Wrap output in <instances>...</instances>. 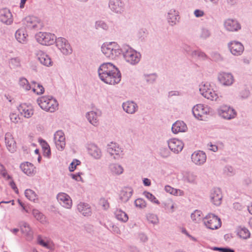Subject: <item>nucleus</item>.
I'll return each instance as SVG.
<instances>
[{
    "instance_id": "nucleus-1",
    "label": "nucleus",
    "mask_w": 252,
    "mask_h": 252,
    "mask_svg": "<svg viewBox=\"0 0 252 252\" xmlns=\"http://www.w3.org/2000/svg\"><path fill=\"white\" fill-rule=\"evenodd\" d=\"M103 54L110 59H115L122 54L126 62L131 65L137 64L141 57L139 52L132 48L128 45L123 44L121 47L116 42H112L104 44L101 46Z\"/></svg>"
},
{
    "instance_id": "nucleus-2",
    "label": "nucleus",
    "mask_w": 252,
    "mask_h": 252,
    "mask_svg": "<svg viewBox=\"0 0 252 252\" xmlns=\"http://www.w3.org/2000/svg\"><path fill=\"white\" fill-rule=\"evenodd\" d=\"M97 71L100 79L106 84L115 85L121 81V72L112 63H105L101 64Z\"/></svg>"
},
{
    "instance_id": "nucleus-3",
    "label": "nucleus",
    "mask_w": 252,
    "mask_h": 252,
    "mask_svg": "<svg viewBox=\"0 0 252 252\" xmlns=\"http://www.w3.org/2000/svg\"><path fill=\"white\" fill-rule=\"evenodd\" d=\"M37 102L42 109L47 112H54L58 109V101L52 96H42L37 99Z\"/></svg>"
},
{
    "instance_id": "nucleus-4",
    "label": "nucleus",
    "mask_w": 252,
    "mask_h": 252,
    "mask_svg": "<svg viewBox=\"0 0 252 252\" xmlns=\"http://www.w3.org/2000/svg\"><path fill=\"white\" fill-rule=\"evenodd\" d=\"M37 41L43 45H50L56 43V36L53 33L47 32H39L35 35Z\"/></svg>"
},
{
    "instance_id": "nucleus-5",
    "label": "nucleus",
    "mask_w": 252,
    "mask_h": 252,
    "mask_svg": "<svg viewBox=\"0 0 252 252\" xmlns=\"http://www.w3.org/2000/svg\"><path fill=\"white\" fill-rule=\"evenodd\" d=\"M219 116L223 119L230 120L235 118L237 112L235 109L229 105H223L220 106L217 110Z\"/></svg>"
},
{
    "instance_id": "nucleus-6",
    "label": "nucleus",
    "mask_w": 252,
    "mask_h": 252,
    "mask_svg": "<svg viewBox=\"0 0 252 252\" xmlns=\"http://www.w3.org/2000/svg\"><path fill=\"white\" fill-rule=\"evenodd\" d=\"M205 226L210 229H217L221 226L220 219L215 215L208 214L203 220Z\"/></svg>"
},
{
    "instance_id": "nucleus-7",
    "label": "nucleus",
    "mask_w": 252,
    "mask_h": 252,
    "mask_svg": "<svg viewBox=\"0 0 252 252\" xmlns=\"http://www.w3.org/2000/svg\"><path fill=\"white\" fill-rule=\"evenodd\" d=\"M192 112L195 118L204 120L205 116L210 113V108L207 105L198 104L192 108Z\"/></svg>"
},
{
    "instance_id": "nucleus-8",
    "label": "nucleus",
    "mask_w": 252,
    "mask_h": 252,
    "mask_svg": "<svg viewBox=\"0 0 252 252\" xmlns=\"http://www.w3.org/2000/svg\"><path fill=\"white\" fill-rule=\"evenodd\" d=\"M107 152L114 159L123 158L124 153L123 149L116 143H111L107 145Z\"/></svg>"
},
{
    "instance_id": "nucleus-9",
    "label": "nucleus",
    "mask_w": 252,
    "mask_h": 252,
    "mask_svg": "<svg viewBox=\"0 0 252 252\" xmlns=\"http://www.w3.org/2000/svg\"><path fill=\"white\" fill-rule=\"evenodd\" d=\"M56 45L60 51L65 55L72 53V49L66 39L60 37L56 39Z\"/></svg>"
},
{
    "instance_id": "nucleus-10",
    "label": "nucleus",
    "mask_w": 252,
    "mask_h": 252,
    "mask_svg": "<svg viewBox=\"0 0 252 252\" xmlns=\"http://www.w3.org/2000/svg\"><path fill=\"white\" fill-rule=\"evenodd\" d=\"M108 6L110 9L116 14H122L125 10V5L121 0H109Z\"/></svg>"
},
{
    "instance_id": "nucleus-11",
    "label": "nucleus",
    "mask_w": 252,
    "mask_h": 252,
    "mask_svg": "<svg viewBox=\"0 0 252 252\" xmlns=\"http://www.w3.org/2000/svg\"><path fill=\"white\" fill-rule=\"evenodd\" d=\"M54 140L58 150L62 151L64 150L65 146V138L63 131L58 130L55 132Z\"/></svg>"
},
{
    "instance_id": "nucleus-12",
    "label": "nucleus",
    "mask_w": 252,
    "mask_h": 252,
    "mask_svg": "<svg viewBox=\"0 0 252 252\" xmlns=\"http://www.w3.org/2000/svg\"><path fill=\"white\" fill-rule=\"evenodd\" d=\"M207 159L205 152L198 150L194 152L191 156L192 162L196 165L200 166L204 164Z\"/></svg>"
},
{
    "instance_id": "nucleus-13",
    "label": "nucleus",
    "mask_w": 252,
    "mask_h": 252,
    "mask_svg": "<svg viewBox=\"0 0 252 252\" xmlns=\"http://www.w3.org/2000/svg\"><path fill=\"white\" fill-rule=\"evenodd\" d=\"M24 24L29 29H38L41 27L39 19L34 16H28L24 21Z\"/></svg>"
},
{
    "instance_id": "nucleus-14",
    "label": "nucleus",
    "mask_w": 252,
    "mask_h": 252,
    "mask_svg": "<svg viewBox=\"0 0 252 252\" xmlns=\"http://www.w3.org/2000/svg\"><path fill=\"white\" fill-rule=\"evenodd\" d=\"M210 198L211 202L216 206H219L221 203L222 194L220 188H213L210 191Z\"/></svg>"
},
{
    "instance_id": "nucleus-15",
    "label": "nucleus",
    "mask_w": 252,
    "mask_h": 252,
    "mask_svg": "<svg viewBox=\"0 0 252 252\" xmlns=\"http://www.w3.org/2000/svg\"><path fill=\"white\" fill-rule=\"evenodd\" d=\"M218 79L219 82L223 86H231L234 82L233 76L230 73L222 72L218 75Z\"/></svg>"
},
{
    "instance_id": "nucleus-16",
    "label": "nucleus",
    "mask_w": 252,
    "mask_h": 252,
    "mask_svg": "<svg viewBox=\"0 0 252 252\" xmlns=\"http://www.w3.org/2000/svg\"><path fill=\"white\" fill-rule=\"evenodd\" d=\"M228 47L230 52L235 56L242 54L244 50L243 44L237 41H232L228 44Z\"/></svg>"
},
{
    "instance_id": "nucleus-17",
    "label": "nucleus",
    "mask_w": 252,
    "mask_h": 252,
    "mask_svg": "<svg viewBox=\"0 0 252 252\" xmlns=\"http://www.w3.org/2000/svg\"><path fill=\"white\" fill-rule=\"evenodd\" d=\"M168 146L172 152L175 154H178L183 150L184 144L182 141L173 138L168 141Z\"/></svg>"
},
{
    "instance_id": "nucleus-18",
    "label": "nucleus",
    "mask_w": 252,
    "mask_h": 252,
    "mask_svg": "<svg viewBox=\"0 0 252 252\" xmlns=\"http://www.w3.org/2000/svg\"><path fill=\"white\" fill-rule=\"evenodd\" d=\"M57 198L60 204L63 207L70 209L72 202L70 197L65 193L60 192L58 194Z\"/></svg>"
},
{
    "instance_id": "nucleus-19",
    "label": "nucleus",
    "mask_w": 252,
    "mask_h": 252,
    "mask_svg": "<svg viewBox=\"0 0 252 252\" xmlns=\"http://www.w3.org/2000/svg\"><path fill=\"white\" fill-rule=\"evenodd\" d=\"M225 29L229 32H237L241 29L240 24L235 19H227L224 22Z\"/></svg>"
},
{
    "instance_id": "nucleus-20",
    "label": "nucleus",
    "mask_w": 252,
    "mask_h": 252,
    "mask_svg": "<svg viewBox=\"0 0 252 252\" xmlns=\"http://www.w3.org/2000/svg\"><path fill=\"white\" fill-rule=\"evenodd\" d=\"M0 21L7 25L12 23V15L8 9L6 8L0 9Z\"/></svg>"
},
{
    "instance_id": "nucleus-21",
    "label": "nucleus",
    "mask_w": 252,
    "mask_h": 252,
    "mask_svg": "<svg viewBox=\"0 0 252 252\" xmlns=\"http://www.w3.org/2000/svg\"><path fill=\"white\" fill-rule=\"evenodd\" d=\"M35 55L37 60L39 61L41 64L46 66L52 65L53 63L50 57L45 53L39 50L36 51Z\"/></svg>"
},
{
    "instance_id": "nucleus-22",
    "label": "nucleus",
    "mask_w": 252,
    "mask_h": 252,
    "mask_svg": "<svg viewBox=\"0 0 252 252\" xmlns=\"http://www.w3.org/2000/svg\"><path fill=\"white\" fill-rule=\"evenodd\" d=\"M122 107L125 112L129 114H133L137 111L138 105L133 101H126L122 104Z\"/></svg>"
},
{
    "instance_id": "nucleus-23",
    "label": "nucleus",
    "mask_w": 252,
    "mask_h": 252,
    "mask_svg": "<svg viewBox=\"0 0 252 252\" xmlns=\"http://www.w3.org/2000/svg\"><path fill=\"white\" fill-rule=\"evenodd\" d=\"M101 112L98 110L91 111L86 114V117L90 123L96 126L99 124L98 117L101 116Z\"/></svg>"
},
{
    "instance_id": "nucleus-24",
    "label": "nucleus",
    "mask_w": 252,
    "mask_h": 252,
    "mask_svg": "<svg viewBox=\"0 0 252 252\" xmlns=\"http://www.w3.org/2000/svg\"><path fill=\"white\" fill-rule=\"evenodd\" d=\"M5 143L7 150L11 153H14L16 150V142L12 135L7 132L5 135Z\"/></svg>"
},
{
    "instance_id": "nucleus-25",
    "label": "nucleus",
    "mask_w": 252,
    "mask_h": 252,
    "mask_svg": "<svg viewBox=\"0 0 252 252\" xmlns=\"http://www.w3.org/2000/svg\"><path fill=\"white\" fill-rule=\"evenodd\" d=\"M183 180L185 182L190 184H196L197 183V175L193 172L185 171L183 173Z\"/></svg>"
},
{
    "instance_id": "nucleus-26",
    "label": "nucleus",
    "mask_w": 252,
    "mask_h": 252,
    "mask_svg": "<svg viewBox=\"0 0 252 252\" xmlns=\"http://www.w3.org/2000/svg\"><path fill=\"white\" fill-rule=\"evenodd\" d=\"M108 170L110 173L114 176H119L123 173V167L117 163H111L108 166Z\"/></svg>"
},
{
    "instance_id": "nucleus-27",
    "label": "nucleus",
    "mask_w": 252,
    "mask_h": 252,
    "mask_svg": "<svg viewBox=\"0 0 252 252\" xmlns=\"http://www.w3.org/2000/svg\"><path fill=\"white\" fill-rule=\"evenodd\" d=\"M133 194V189L131 187H125L120 192V199L123 202L129 200Z\"/></svg>"
},
{
    "instance_id": "nucleus-28",
    "label": "nucleus",
    "mask_w": 252,
    "mask_h": 252,
    "mask_svg": "<svg viewBox=\"0 0 252 252\" xmlns=\"http://www.w3.org/2000/svg\"><path fill=\"white\" fill-rule=\"evenodd\" d=\"M19 111L25 118H31L33 114V110L31 105L26 104H21L19 108Z\"/></svg>"
},
{
    "instance_id": "nucleus-29",
    "label": "nucleus",
    "mask_w": 252,
    "mask_h": 252,
    "mask_svg": "<svg viewBox=\"0 0 252 252\" xmlns=\"http://www.w3.org/2000/svg\"><path fill=\"white\" fill-rule=\"evenodd\" d=\"M171 129L174 133L176 134L186 131L187 126L183 121H177L173 124Z\"/></svg>"
},
{
    "instance_id": "nucleus-30",
    "label": "nucleus",
    "mask_w": 252,
    "mask_h": 252,
    "mask_svg": "<svg viewBox=\"0 0 252 252\" xmlns=\"http://www.w3.org/2000/svg\"><path fill=\"white\" fill-rule=\"evenodd\" d=\"M78 212L84 216H91L92 210L90 205L84 202H80L77 206Z\"/></svg>"
},
{
    "instance_id": "nucleus-31",
    "label": "nucleus",
    "mask_w": 252,
    "mask_h": 252,
    "mask_svg": "<svg viewBox=\"0 0 252 252\" xmlns=\"http://www.w3.org/2000/svg\"><path fill=\"white\" fill-rule=\"evenodd\" d=\"M20 167L21 170L28 176H32L34 173V167L33 165L29 162H25L21 164Z\"/></svg>"
},
{
    "instance_id": "nucleus-32",
    "label": "nucleus",
    "mask_w": 252,
    "mask_h": 252,
    "mask_svg": "<svg viewBox=\"0 0 252 252\" xmlns=\"http://www.w3.org/2000/svg\"><path fill=\"white\" fill-rule=\"evenodd\" d=\"M167 19L170 25H175L179 19L178 12L174 9H170L167 13Z\"/></svg>"
},
{
    "instance_id": "nucleus-33",
    "label": "nucleus",
    "mask_w": 252,
    "mask_h": 252,
    "mask_svg": "<svg viewBox=\"0 0 252 252\" xmlns=\"http://www.w3.org/2000/svg\"><path fill=\"white\" fill-rule=\"evenodd\" d=\"M28 34L24 29H18L15 32V36L17 41L21 43L25 44L28 41Z\"/></svg>"
},
{
    "instance_id": "nucleus-34",
    "label": "nucleus",
    "mask_w": 252,
    "mask_h": 252,
    "mask_svg": "<svg viewBox=\"0 0 252 252\" xmlns=\"http://www.w3.org/2000/svg\"><path fill=\"white\" fill-rule=\"evenodd\" d=\"M88 152L89 154L95 159H99L102 155L100 149L94 144L89 145Z\"/></svg>"
},
{
    "instance_id": "nucleus-35",
    "label": "nucleus",
    "mask_w": 252,
    "mask_h": 252,
    "mask_svg": "<svg viewBox=\"0 0 252 252\" xmlns=\"http://www.w3.org/2000/svg\"><path fill=\"white\" fill-rule=\"evenodd\" d=\"M114 215L116 219L121 222H126L128 220L127 215L121 209H117Z\"/></svg>"
},
{
    "instance_id": "nucleus-36",
    "label": "nucleus",
    "mask_w": 252,
    "mask_h": 252,
    "mask_svg": "<svg viewBox=\"0 0 252 252\" xmlns=\"http://www.w3.org/2000/svg\"><path fill=\"white\" fill-rule=\"evenodd\" d=\"M39 142L42 148L44 156L49 157L51 155V150L49 144L42 139H39Z\"/></svg>"
},
{
    "instance_id": "nucleus-37",
    "label": "nucleus",
    "mask_w": 252,
    "mask_h": 252,
    "mask_svg": "<svg viewBox=\"0 0 252 252\" xmlns=\"http://www.w3.org/2000/svg\"><path fill=\"white\" fill-rule=\"evenodd\" d=\"M32 91L37 94H42L44 92V88L43 87L35 81H32Z\"/></svg>"
},
{
    "instance_id": "nucleus-38",
    "label": "nucleus",
    "mask_w": 252,
    "mask_h": 252,
    "mask_svg": "<svg viewBox=\"0 0 252 252\" xmlns=\"http://www.w3.org/2000/svg\"><path fill=\"white\" fill-rule=\"evenodd\" d=\"M213 90L210 83L206 82L202 83L199 86V91L200 94L204 97L205 94L208 93L209 91Z\"/></svg>"
},
{
    "instance_id": "nucleus-39",
    "label": "nucleus",
    "mask_w": 252,
    "mask_h": 252,
    "mask_svg": "<svg viewBox=\"0 0 252 252\" xmlns=\"http://www.w3.org/2000/svg\"><path fill=\"white\" fill-rule=\"evenodd\" d=\"M237 235L241 238L246 239L250 237V232L245 227H240L237 229Z\"/></svg>"
},
{
    "instance_id": "nucleus-40",
    "label": "nucleus",
    "mask_w": 252,
    "mask_h": 252,
    "mask_svg": "<svg viewBox=\"0 0 252 252\" xmlns=\"http://www.w3.org/2000/svg\"><path fill=\"white\" fill-rule=\"evenodd\" d=\"M191 56L193 58L199 60H205L207 59V55L205 53L200 50H194L191 52Z\"/></svg>"
},
{
    "instance_id": "nucleus-41",
    "label": "nucleus",
    "mask_w": 252,
    "mask_h": 252,
    "mask_svg": "<svg viewBox=\"0 0 252 252\" xmlns=\"http://www.w3.org/2000/svg\"><path fill=\"white\" fill-rule=\"evenodd\" d=\"M144 80L149 84L154 83L157 78V75L156 73L145 74L143 75Z\"/></svg>"
},
{
    "instance_id": "nucleus-42",
    "label": "nucleus",
    "mask_w": 252,
    "mask_h": 252,
    "mask_svg": "<svg viewBox=\"0 0 252 252\" xmlns=\"http://www.w3.org/2000/svg\"><path fill=\"white\" fill-rule=\"evenodd\" d=\"M32 214L34 218L42 223L46 221L45 216L38 210H33Z\"/></svg>"
},
{
    "instance_id": "nucleus-43",
    "label": "nucleus",
    "mask_w": 252,
    "mask_h": 252,
    "mask_svg": "<svg viewBox=\"0 0 252 252\" xmlns=\"http://www.w3.org/2000/svg\"><path fill=\"white\" fill-rule=\"evenodd\" d=\"M204 97L212 101H216L218 99L219 96L216 92L212 90V91H209L208 93L205 94Z\"/></svg>"
},
{
    "instance_id": "nucleus-44",
    "label": "nucleus",
    "mask_w": 252,
    "mask_h": 252,
    "mask_svg": "<svg viewBox=\"0 0 252 252\" xmlns=\"http://www.w3.org/2000/svg\"><path fill=\"white\" fill-rule=\"evenodd\" d=\"M147 220L149 222L153 224H157L159 222V220L158 216L154 214H148L147 215Z\"/></svg>"
},
{
    "instance_id": "nucleus-45",
    "label": "nucleus",
    "mask_w": 252,
    "mask_h": 252,
    "mask_svg": "<svg viewBox=\"0 0 252 252\" xmlns=\"http://www.w3.org/2000/svg\"><path fill=\"white\" fill-rule=\"evenodd\" d=\"M211 35L210 31L206 28H202L200 30L199 36L201 38L206 39Z\"/></svg>"
},
{
    "instance_id": "nucleus-46",
    "label": "nucleus",
    "mask_w": 252,
    "mask_h": 252,
    "mask_svg": "<svg viewBox=\"0 0 252 252\" xmlns=\"http://www.w3.org/2000/svg\"><path fill=\"white\" fill-rule=\"evenodd\" d=\"M19 84L26 91H29L32 88V86L29 84L28 81L26 78H23L20 79Z\"/></svg>"
},
{
    "instance_id": "nucleus-47",
    "label": "nucleus",
    "mask_w": 252,
    "mask_h": 252,
    "mask_svg": "<svg viewBox=\"0 0 252 252\" xmlns=\"http://www.w3.org/2000/svg\"><path fill=\"white\" fill-rule=\"evenodd\" d=\"M143 194L148 199H149L151 202H154L157 204H159V201L151 193L148 191H144L143 192Z\"/></svg>"
},
{
    "instance_id": "nucleus-48",
    "label": "nucleus",
    "mask_w": 252,
    "mask_h": 252,
    "mask_svg": "<svg viewBox=\"0 0 252 252\" xmlns=\"http://www.w3.org/2000/svg\"><path fill=\"white\" fill-rule=\"evenodd\" d=\"M9 65L12 68L20 67L21 65V61L19 58H14L9 61Z\"/></svg>"
},
{
    "instance_id": "nucleus-49",
    "label": "nucleus",
    "mask_w": 252,
    "mask_h": 252,
    "mask_svg": "<svg viewBox=\"0 0 252 252\" xmlns=\"http://www.w3.org/2000/svg\"><path fill=\"white\" fill-rule=\"evenodd\" d=\"M95 27L96 29H102L104 30H107L108 29V26L107 24L103 21H97L95 23Z\"/></svg>"
},
{
    "instance_id": "nucleus-50",
    "label": "nucleus",
    "mask_w": 252,
    "mask_h": 252,
    "mask_svg": "<svg viewBox=\"0 0 252 252\" xmlns=\"http://www.w3.org/2000/svg\"><path fill=\"white\" fill-rule=\"evenodd\" d=\"M26 197L30 200H34L36 199L35 193L30 189H27L25 191Z\"/></svg>"
},
{
    "instance_id": "nucleus-51",
    "label": "nucleus",
    "mask_w": 252,
    "mask_h": 252,
    "mask_svg": "<svg viewBox=\"0 0 252 252\" xmlns=\"http://www.w3.org/2000/svg\"><path fill=\"white\" fill-rule=\"evenodd\" d=\"M201 211L196 210L191 214V219L196 222H199L201 220Z\"/></svg>"
},
{
    "instance_id": "nucleus-52",
    "label": "nucleus",
    "mask_w": 252,
    "mask_h": 252,
    "mask_svg": "<svg viewBox=\"0 0 252 252\" xmlns=\"http://www.w3.org/2000/svg\"><path fill=\"white\" fill-rule=\"evenodd\" d=\"M134 204L136 207L143 209L146 207V203L145 201L142 198H138L134 201Z\"/></svg>"
},
{
    "instance_id": "nucleus-53",
    "label": "nucleus",
    "mask_w": 252,
    "mask_h": 252,
    "mask_svg": "<svg viewBox=\"0 0 252 252\" xmlns=\"http://www.w3.org/2000/svg\"><path fill=\"white\" fill-rule=\"evenodd\" d=\"M224 173L227 176H231L235 174V170L230 165H226L223 168Z\"/></svg>"
},
{
    "instance_id": "nucleus-54",
    "label": "nucleus",
    "mask_w": 252,
    "mask_h": 252,
    "mask_svg": "<svg viewBox=\"0 0 252 252\" xmlns=\"http://www.w3.org/2000/svg\"><path fill=\"white\" fill-rule=\"evenodd\" d=\"M81 162L77 159H74L69 166V170L70 172H73L76 168V166L80 164Z\"/></svg>"
},
{
    "instance_id": "nucleus-55",
    "label": "nucleus",
    "mask_w": 252,
    "mask_h": 252,
    "mask_svg": "<svg viewBox=\"0 0 252 252\" xmlns=\"http://www.w3.org/2000/svg\"><path fill=\"white\" fill-rule=\"evenodd\" d=\"M0 173L6 180L11 179V177L9 175L7 172L6 170L1 164H0Z\"/></svg>"
},
{
    "instance_id": "nucleus-56",
    "label": "nucleus",
    "mask_w": 252,
    "mask_h": 252,
    "mask_svg": "<svg viewBox=\"0 0 252 252\" xmlns=\"http://www.w3.org/2000/svg\"><path fill=\"white\" fill-rule=\"evenodd\" d=\"M21 231L23 233L30 234V232H31V227L29 224L26 222H23L21 226Z\"/></svg>"
},
{
    "instance_id": "nucleus-57",
    "label": "nucleus",
    "mask_w": 252,
    "mask_h": 252,
    "mask_svg": "<svg viewBox=\"0 0 252 252\" xmlns=\"http://www.w3.org/2000/svg\"><path fill=\"white\" fill-rule=\"evenodd\" d=\"M169 151L166 148H161L159 150V154L163 158H167L170 156Z\"/></svg>"
},
{
    "instance_id": "nucleus-58",
    "label": "nucleus",
    "mask_w": 252,
    "mask_h": 252,
    "mask_svg": "<svg viewBox=\"0 0 252 252\" xmlns=\"http://www.w3.org/2000/svg\"><path fill=\"white\" fill-rule=\"evenodd\" d=\"M9 118L11 122L14 124H17L20 120V118L19 117L18 115L15 113H11L9 115Z\"/></svg>"
},
{
    "instance_id": "nucleus-59",
    "label": "nucleus",
    "mask_w": 252,
    "mask_h": 252,
    "mask_svg": "<svg viewBox=\"0 0 252 252\" xmlns=\"http://www.w3.org/2000/svg\"><path fill=\"white\" fill-rule=\"evenodd\" d=\"M83 173L82 172H78L77 174H71L70 176L73 179L76 181H81L82 182H84L82 178L81 177V175Z\"/></svg>"
},
{
    "instance_id": "nucleus-60",
    "label": "nucleus",
    "mask_w": 252,
    "mask_h": 252,
    "mask_svg": "<svg viewBox=\"0 0 252 252\" xmlns=\"http://www.w3.org/2000/svg\"><path fill=\"white\" fill-rule=\"evenodd\" d=\"M250 94V92L248 89H244L242 90L240 93V96L243 98L245 99L248 98Z\"/></svg>"
},
{
    "instance_id": "nucleus-61",
    "label": "nucleus",
    "mask_w": 252,
    "mask_h": 252,
    "mask_svg": "<svg viewBox=\"0 0 252 252\" xmlns=\"http://www.w3.org/2000/svg\"><path fill=\"white\" fill-rule=\"evenodd\" d=\"M37 242L40 245L45 248H48L49 247L48 244L42 240L40 236H38L37 237Z\"/></svg>"
},
{
    "instance_id": "nucleus-62",
    "label": "nucleus",
    "mask_w": 252,
    "mask_h": 252,
    "mask_svg": "<svg viewBox=\"0 0 252 252\" xmlns=\"http://www.w3.org/2000/svg\"><path fill=\"white\" fill-rule=\"evenodd\" d=\"M110 227L112 228L111 231L113 233L116 234H120L121 233V230L117 226L112 224L110 225Z\"/></svg>"
},
{
    "instance_id": "nucleus-63",
    "label": "nucleus",
    "mask_w": 252,
    "mask_h": 252,
    "mask_svg": "<svg viewBox=\"0 0 252 252\" xmlns=\"http://www.w3.org/2000/svg\"><path fill=\"white\" fill-rule=\"evenodd\" d=\"M175 189L168 185H166L164 187V190H165V191L172 195H174V194H175Z\"/></svg>"
},
{
    "instance_id": "nucleus-64",
    "label": "nucleus",
    "mask_w": 252,
    "mask_h": 252,
    "mask_svg": "<svg viewBox=\"0 0 252 252\" xmlns=\"http://www.w3.org/2000/svg\"><path fill=\"white\" fill-rule=\"evenodd\" d=\"M138 237L142 242H146L148 240L147 236L143 233H140L139 234Z\"/></svg>"
}]
</instances>
